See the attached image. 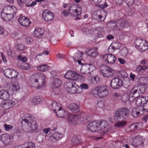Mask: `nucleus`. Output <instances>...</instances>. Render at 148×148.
<instances>
[{
  "instance_id": "f257e3e1",
  "label": "nucleus",
  "mask_w": 148,
  "mask_h": 148,
  "mask_svg": "<svg viewBox=\"0 0 148 148\" xmlns=\"http://www.w3.org/2000/svg\"><path fill=\"white\" fill-rule=\"evenodd\" d=\"M130 112L129 110L125 107L117 109L115 112L114 120L118 122L115 124V127H119L124 126L126 122L124 120L129 115Z\"/></svg>"
},
{
  "instance_id": "f03ea898",
  "label": "nucleus",
  "mask_w": 148,
  "mask_h": 148,
  "mask_svg": "<svg viewBox=\"0 0 148 148\" xmlns=\"http://www.w3.org/2000/svg\"><path fill=\"white\" fill-rule=\"evenodd\" d=\"M148 101V97H139L136 100L135 105L137 107L133 109L132 113V116L134 117L139 116L145 112H147V110L144 108L143 106Z\"/></svg>"
},
{
  "instance_id": "7ed1b4c3",
  "label": "nucleus",
  "mask_w": 148,
  "mask_h": 148,
  "mask_svg": "<svg viewBox=\"0 0 148 148\" xmlns=\"http://www.w3.org/2000/svg\"><path fill=\"white\" fill-rule=\"evenodd\" d=\"M21 123L26 126V129L28 131L36 133L40 132L38 124L34 117H26L25 119H22Z\"/></svg>"
},
{
  "instance_id": "20e7f679",
  "label": "nucleus",
  "mask_w": 148,
  "mask_h": 148,
  "mask_svg": "<svg viewBox=\"0 0 148 148\" xmlns=\"http://www.w3.org/2000/svg\"><path fill=\"white\" fill-rule=\"evenodd\" d=\"M64 8L68 7V10L70 14L73 16H77L80 15L82 11V8L80 5L78 4L73 3H65L63 5Z\"/></svg>"
},
{
  "instance_id": "39448f33",
  "label": "nucleus",
  "mask_w": 148,
  "mask_h": 148,
  "mask_svg": "<svg viewBox=\"0 0 148 148\" xmlns=\"http://www.w3.org/2000/svg\"><path fill=\"white\" fill-rule=\"evenodd\" d=\"M68 118L69 122L80 125L86 123L88 121V117L86 115L82 116L80 115L69 114Z\"/></svg>"
},
{
  "instance_id": "423d86ee",
  "label": "nucleus",
  "mask_w": 148,
  "mask_h": 148,
  "mask_svg": "<svg viewBox=\"0 0 148 148\" xmlns=\"http://www.w3.org/2000/svg\"><path fill=\"white\" fill-rule=\"evenodd\" d=\"M91 93L95 97H104L108 95V92L105 86H99L92 88Z\"/></svg>"
},
{
  "instance_id": "0eeeda50",
  "label": "nucleus",
  "mask_w": 148,
  "mask_h": 148,
  "mask_svg": "<svg viewBox=\"0 0 148 148\" xmlns=\"http://www.w3.org/2000/svg\"><path fill=\"white\" fill-rule=\"evenodd\" d=\"M66 79L75 81H79L84 82L86 80L85 77L75 71H67L64 75Z\"/></svg>"
},
{
  "instance_id": "6e6552de",
  "label": "nucleus",
  "mask_w": 148,
  "mask_h": 148,
  "mask_svg": "<svg viewBox=\"0 0 148 148\" xmlns=\"http://www.w3.org/2000/svg\"><path fill=\"white\" fill-rule=\"evenodd\" d=\"M37 78H35L33 80V82L35 83H38V85L36 87V88L40 89L44 88L46 86L45 79L46 78V75L42 73H39L37 74Z\"/></svg>"
},
{
  "instance_id": "1a4fd4ad",
  "label": "nucleus",
  "mask_w": 148,
  "mask_h": 148,
  "mask_svg": "<svg viewBox=\"0 0 148 148\" xmlns=\"http://www.w3.org/2000/svg\"><path fill=\"white\" fill-rule=\"evenodd\" d=\"M82 31L86 33V35L93 34L96 37V38H103L105 34L103 29L101 28L89 30L88 29L84 28L82 29Z\"/></svg>"
},
{
  "instance_id": "9d476101",
  "label": "nucleus",
  "mask_w": 148,
  "mask_h": 148,
  "mask_svg": "<svg viewBox=\"0 0 148 148\" xmlns=\"http://www.w3.org/2000/svg\"><path fill=\"white\" fill-rule=\"evenodd\" d=\"M3 73L5 76L9 79H16L17 78L18 72L12 69H6L4 70Z\"/></svg>"
},
{
  "instance_id": "9b49d317",
  "label": "nucleus",
  "mask_w": 148,
  "mask_h": 148,
  "mask_svg": "<svg viewBox=\"0 0 148 148\" xmlns=\"http://www.w3.org/2000/svg\"><path fill=\"white\" fill-rule=\"evenodd\" d=\"M134 43L136 48L140 51H145L148 48V43L144 40L137 39Z\"/></svg>"
},
{
  "instance_id": "f8f14e48",
  "label": "nucleus",
  "mask_w": 148,
  "mask_h": 148,
  "mask_svg": "<svg viewBox=\"0 0 148 148\" xmlns=\"http://www.w3.org/2000/svg\"><path fill=\"white\" fill-rule=\"evenodd\" d=\"M96 67L91 64H82L80 69V72L84 74H90L96 69Z\"/></svg>"
},
{
  "instance_id": "ddd939ff",
  "label": "nucleus",
  "mask_w": 148,
  "mask_h": 148,
  "mask_svg": "<svg viewBox=\"0 0 148 148\" xmlns=\"http://www.w3.org/2000/svg\"><path fill=\"white\" fill-rule=\"evenodd\" d=\"M75 82H72L67 83L66 88V91L71 94H79L78 92V87Z\"/></svg>"
},
{
  "instance_id": "4468645a",
  "label": "nucleus",
  "mask_w": 148,
  "mask_h": 148,
  "mask_svg": "<svg viewBox=\"0 0 148 148\" xmlns=\"http://www.w3.org/2000/svg\"><path fill=\"white\" fill-rule=\"evenodd\" d=\"M103 60L107 64L112 65L115 62L116 58L113 55L110 54H106L102 56Z\"/></svg>"
},
{
  "instance_id": "2eb2a0df",
  "label": "nucleus",
  "mask_w": 148,
  "mask_h": 148,
  "mask_svg": "<svg viewBox=\"0 0 148 148\" xmlns=\"http://www.w3.org/2000/svg\"><path fill=\"white\" fill-rule=\"evenodd\" d=\"M16 105V102L12 100L7 99L2 102L1 106L5 109L11 108Z\"/></svg>"
},
{
  "instance_id": "dca6fc26",
  "label": "nucleus",
  "mask_w": 148,
  "mask_h": 148,
  "mask_svg": "<svg viewBox=\"0 0 148 148\" xmlns=\"http://www.w3.org/2000/svg\"><path fill=\"white\" fill-rule=\"evenodd\" d=\"M87 130L91 132L99 131L100 129L99 128L97 120H95L90 122L86 127Z\"/></svg>"
},
{
  "instance_id": "f3484780",
  "label": "nucleus",
  "mask_w": 148,
  "mask_h": 148,
  "mask_svg": "<svg viewBox=\"0 0 148 148\" xmlns=\"http://www.w3.org/2000/svg\"><path fill=\"white\" fill-rule=\"evenodd\" d=\"M110 86L114 89H119L122 86V80L118 77L114 78L111 82Z\"/></svg>"
},
{
  "instance_id": "a211bd4d",
  "label": "nucleus",
  "mask_w": 148,
  "mask_h": 148,
  "mask_svg": "<svg viewBox=\"0 0 148 148\" xmlns=\"http://www.w3.org/2000/svg\"><path fill=\"white\" fill-rule=\"evenodd\" d=\"M13 137L7 134H3L0 136V140L5 145H10L12 142Z\"/></svg>"
},
{
  "instance_id": "6ab92c4d",
  "label": "nucleus",
  "mask_w": 148,
  "mask_h": 148,
  "mask_svg": "<svg viewBox=\"0 0 148 148\" xmlns=\"http://www.w3.org/2000/svg\"><path fill=\"white\" fill-rule=\"evenodd\" d=\"M43 19L46 22H49L53 20L54 16L53 13L48 10H45L42 13Z\"/></svg>"
},
{
  "instance_id": "aec40b11",
  "label": "nucleus",
  "mask_w": 148,
  "mask_h": 148,
  "mask_svg": "<svg viewBox=\"0 0 148 148\" xmlns=\"http://www.w3.org/2000/svg\"><path fill=\"white\" fill-rule=\"evenodd\" d=\"M116 25H114V28L117 29L121 30L126 28L128 25V23L125 21L119 20L116 22Z\"/></svg>"
},
{
  "instance_id": "412c9836",
  "label": "nucleus",
  "mask_w": 148,
  "mask_h": 148,
  "mask_svg": "<svg viewBox=\"0 0 148 148\" xmlns=\"http://www.w3.org/2000/svg\"><path fill=\"white\" fill-rule=\"evenodd\" d=\"M16 14L1 12V15L2 18L4 20L9 21L13 18Z\"/></svg>"
},
{
  "instance_id": "4be33fe9",
  "label": "nucleus",
  "mask_w": 148,
  "mask_h": 148,
  "mask_svg": "<svg viewBox=\"0 0 148 148\" xmlns=\"http://www.w3.org/2000/svg\"><path fill=\"white\" fill-rule=\"evenodd\" d=\"M18 21L21 25L23 27L29 26L31 23L29 20L24 16L19 17L18 18Z\"/></svg>"
},
{
  "instance_id": "5701e85b",
  "label": "nucleus",
  "mask_w": 148,
  "mask_h": 148,
  "mask_svg": "<svg viewBox=\"0 0 148 148\" xmlns=\"http://www.w3.org/2000/svg\"><path fill=\"white\" fill-rule=\"evenodd\" d=\"M12 94H10L8 91L4 90H0V99L4 101L9 99Z\"/></svg>"
},
{
  "instance_id": "b1692460",
  "label": "nucleus",
  "mask_w": 148,
  "mask_h": 148,
  "mask_svg": "<svg viewBox=\"0 0 148 148\" xmlns=\"http://www.w3.org/2000/svg\"><path fill=\"white\" fill-rule=\"evenodd\" d=\"M7 12L8 13L16 14L17 9L14 6L7 5L5 6L3 8L1 12Z\"/></svg>"
},
{
  "instance_id": "393cba45",
  "label": "nucleus",
  "mask_w": 148,
  "mask_h": 148,
  "mask_svg": "<svg viewBox=\"0 0 148 148\" xmlns=\"http://www.w3.org/2000/svg\"><path fill=\"white\" fill-rule=\"evenodd\" d=\"M63 137V135L61 133L55 132L49 137V139L51 141L55 142V141Z\"/></svg>"
},
{
  "instance_id": "a878e982",
  "label": "nucleus",
  "mask_w": 148,
  "mask_h": 148,
  "mask_svg": "<svg viewBox=\"0 0 148 148\" xmlns=\"http://www.w3.org/2000/svg\"><path fill=\"white\" fill-rule=\"evenodd\" d=\"M86 52L89 56L93 58H95L98 54L97 48L88 49Z\"/></svg>"
},
{
  "instance_id": "bb28decb",
  "label": "nucleus",
  "mask_w": 148,
  "mask_h": 148,
  "mask_svg": "<svg viewBox=\"0 0 148 148\" xmlns=\"http://www.w3.org/2000/svg\"><path fill=\"white\" fill-rule=\"evenodd\" d=\"M44 34V31L41 28L37 27L35 28L33 32V35L37 38H41Z\"/></svg>"
},
{
  "instance_id": "cd10ccee",
  "label": "nucleus",
  "mask_w": 148,
  "mask_h": 148,
  "mask_svg": "<svg viewBox=\"0 0 148 148\" xmlns=\"http://www.w3.org/2000/svg\"><path fill=\"white\" fill-rule=\"evenodd\" d=\"M82 54L80 51H77L75 53L73 57L75 61H77L78 64L80 65H82L81 60L82 59Z\"/></svg>"
},
{
  "instance_id": "c85d7f7f",
  "label": "nucleus",
  "mask_w": 148,
  "mask_h": 148,
  "mask_svg": "<svg viewBox=\"0 0 148 148\" xmlns=\"http://www.w3.org/2000/svg\"><path fill=\"white\" fill-rule=\"evenodd\" d=\"M60 104L58 102L52 101L50 108H51L52 110L56 112L61 108Z\"/></svg>"
},
{
  "instance_id": "c756f323",
  "label": "nucleus",
  "mask_w": 148,
  "mask_h": 148,
  "mask_svg": "<svg viewBox=\"0 0 148 148\" xmlns=\"http://www.w3.org/2000/svg\"><path fill=\"white\" fill-rule=\"evenodd\" d=\"M99 128L100 129L99 131L102 130L108 126V122L105 120H97Z\"/></svg>"
},
{
  "instance_id": "7c9ffc66",
  "label": "nucleus",
  "mask_w": 148,
  "mask_h": 148,
  "mask_svg": "<svg viewBox=\"0 0 148 148\" xmlns=\"http://www.w3.org/2000/svg\"><path fill=\"white\" fill-rule=\"evenodd\" d=\"M12 92L13 93H12V95L14 92H16L20 91L21 89L20 85L18 82H15L13 83L12 85Z\"/></svg>"
},
{
  "instance_id": "2f4dec72",
  "label": "nucleus",
  "mask_w": 148,
  "mask_h": 148,
  "mask_svg": "<svg viewBox=\"0 0 148 148\" xmlns=\"http://www.w3.org/2000/svg\"><path fill=\"white\" fill-rule=\"evenodd\" d=\"M69 110L73 112H77L79 111L78 105L75 103H71L69 106Z\"/></svg>"
},
{
  "instance_id": "473e14b6",
  "label": "nucleus",
  "mask_w": 148,
  "mask_h": 148,
  "mask_svg": "<svg viewBox=\"0 0 148 148\" xmlns=\"http://www.w3.org/2000/svg\"><path fill=\"white\" fill-rule=\"evenodd\" d=\"M78 87V92L80 93L83 92V89L87 90L88 89L89 86L88 85L84 83L81 84L79 86H77Z\"/></svg>"
},
{
  "instance_id": "72a5a7b5",
  "label": "nucleus",
  "mask_w": 148,
  "mask_h": 148,
  "mask_svg": "<svg viewBox=\"0 0 148 148\" xmlns=\"http://www.w3.org/2000/svg\"><path fill=\"white\" fill-rule=\"evenodd\" d=\"M55 113L57 117L61 118H64L66 116L65 111L61 108Z\"/></svg>"
},
{
  "instance_id": "f704fd0d",
  "label": "nucleus",
  "mask_w": 148,
  "mask_h": 148,
  "mask_svg": "<svg viewBox=\"0 0 148 148\" xmlns=\"http://www.w3.org/2000/svg\"><path fill=\"white\" fill-rule=\"evenodd\" d=\"M144 140L142 138H138V139H135L134 141L135 142L134 146L137 147L138 148H140L143 146Z\"/></svg>"
},
{
  "instance_id": "c9c22d12",
  "label": "nucleus",
  "mask_w": 148,
  "mask_h": 148,
  "mask_svg": "<svg viewBox=\"0 0 148 148\" xmlns=\"http://www.w3.org/2000/svg\"><path fill=\"white\" fill-rule=\"evenodd\" d=\"M114 73V70L108 66V67L106 70V72L105 73L104 77H109L113 75Z\"/></svg>"
},
{
  "instance_id": "e433bc0d",
  "label": "nucleus",
  "mask_w": 148,
  "mask_h": 148,
  "mask_svg": "<svg viewBox=\"0 0 148 148\" xmlns=\"http://www.w3.org/2000/svg\"><path fill=\"white\" fill-rule=\"evenodd\" d=\"M41 99L39 97H34L31 100V103L33 105H37L40 103Z\"/></svg>"
},
{
  "instance_id": "4c0bfd02",
  "label": "nucleus",
  "mask_w": 148,
  "mask_h": 148,
  "mask_svg": "<svg viewBox=\"0 0 148 148\" xmlns=\"http://www.w3.org/2000/svg\"><path fill=\"white\" fill-rule=\"evenodd\" d=\"M37 68L39 71L42 72H45L49 69L48 66L45 64L38 66Z\"/></svg>"
},
{
  "instance_id": "58836bf2",
  "label": "nucleus",
  "mask_w": 148,
  "mask_h": 148,
  "mask_svg": "<svg viewBox=\"0 0 148 148\" xmlns=\"http://www.w3.org/2000/svg\"><path fill=\"white\" fill-rule=\"evenodd\" d=\"M72 142L74 144H79L82 142V139L80 136H75L72 139Z\"/></svg>"
},
{
  "instance_id": "ea45409f",
  "label": "nucleus",
  "mask_w": 148,
  "mask_h": 148,
  "mask_svg": "<svg viewBox=\"0 0 148 148\" xmlns=\"http://www.w3.org/2000/svg\"><path fill=\"white\" fill-rule=\"evenodd\" d=\"M107 67L108 66L106 65H101L100 67L99 72L103 77L106 72Z\"/></svg>"
},
{
  "instance_id": "a19ab883",
  "label": "nucleus",
  "mask_w": 148,
  "mask_h": 148,
  "mask_svg": "<svg viewBox=\"0 0 148 148\" xmlns=\"http://www.w3.org/2000/svg\"><path fill=\"white\" fill-rule=\"evenodd\" d=\"M22 146V148H34L35 145L33 142H29L25 143Z\"/></svg>"
},
{
  "instance_id": "79ce46f5",
  "label": "nucleus",
  "mask_w": 148,
  "mask_h": 148,
  "mask_svg": "<svg viewBox=\"0 0 148 148\" xmlns=\"http://www.w3.org/2000/svg\"><path fill=\"white\" fill-rule=\"evenodd\" d=\"M62 84L61 81L57 78L54 79V82L53 83V86L54 88H58Z\"/></svg>"
},
{
  "instance_id": "37998d69",
  "label": "nucleus",
  "mask_w": 148,
  "mask_h": 148,
  "mask_svg": "<svg viewBox=\"0 0 148 148\" xmlns=\"http://www.w3.org/2000/svg\"><path fill=\"white\" fill-rule=\"evenodd\" d=\"M99 77L97 76H96L92 77L90 81L92 84H96L99 82Z\"/></svg>"
},
{
  "instance_id": "c03bdc74",
  "label": "nucleus",
  "mask_w": 148,
  "mask_h": 148,
  "mask_svg": "<svg viewBox=\"0 0 148 148\" xmlns=\"http://www.w3.org/2000/svg\"><path fill=\"white\" fill-rule=\"evenodd\" d=\"M32 0H17V3L21 6L23 5L24 3L26 4L29 3Z\"/></svg>"
},
{
  "instance_id": "a18cd8bd",
  "label": "nucleus",
  "mask_w": 148,
  "mask_h": 148,
  "mask_svg": "<svg viewBox=\"0 0 148 148\" xmlns=\"http://www.w3.org/2000/svg\"><path fill=\"white\" fill-rule=\"evenodd\" d=\"M24 45L22 43H18L15 46L16 49L18 51H22L25 49Z\"/></svg>"
},
{
  "instance_id": "49530a36",
  "label": "nucleus",
  "mask_w": 148,
  "mask_h": 148,
  "mask_svg": "<svg viewBox=\"0 0 148 148\" xmlns=\"http://www.w3.org/2000/svg\"><path fill=\"white\" fill-rule=\"evenodd\" d=\"M20 67L22 69L27 70L30 68V66L28 63H23L22 65L20 66Z\"/></svg>"
},
{
  "instance_id": "de8ad7c7",
  "label": "nucleus",
  "mask_w": 148,
  "mask_h": 148,
  "mask_svg": "<svg viewBox=\"0 0 148 148\" xmlns=\"http://www.w3.org/2000/svg\"><path fill=\"white\" fill-rule=\"evenodd\" d=\"M129 97L128 101H129L130 102H132L135 100V102L136 100L138 98L137 96H133L131 94H130Z\"/></svg>"
},
{
  "instance_id": "09e8293b",
  "label": "nucleus",
  "mask_w": 148,
  "mask_h": 148,
  "mask_svg": "<svg viewBox=\"0 0 148 148\" xmlns=\"http://www.w3.org/2000/svg\"><path fill=\"white\" fill-rule=\"evenodd\" d=\"M118 73L119 76H121L122 77H126L127 76V73L124 71H119L118 72Z\"/></svg>"
},
{
  "instance_id": "8fccbe9b",
  "label": "nucleus",
  "mask_w": 148,
  "mask_h": 148,
  "mask_svg": "<svg viewBox=\"0 0 148 148\" xmlns=\"http://www.w3.org/2000/svg\"><path fill=\"white\" fill-rule=\"evenodd\" d=\"M17 59L18 60H21L23 62H25L27 60V58L25 57H22L21 55L18 56Z\"/></svg>"
},
{
  "instance_id": "3c124183",
  "label": "nucleus",
  "mask_w": 148,
  "mask_h": 148,
  "mask_svg": "<svg viewBox=\"0 0 148 148\" xmlns=\"http://www.w3.org/2000/svg\"><path fill=\"white\" fill-rule=\"evenodd\" d=\"M25 42L27 44L30 45L32 43L33 40L31 37H28L25 38Z\"/></svg>"
},
{
  "instance_id": "603ef678",
  "label": "nucleus",
  "mask_w": 148,
  "mask_h": 148,
  "mask_svg": "<svg viewBox=\"0 0 148 148\" xmlns=\"http://www.w3.org/2000/svg\"><path fill=\"white\" fill-rule=\"evenodd\" d=\"M5 130L7 131H9L12 129L13 127L12 125L7 124H5L4 125Z\"/></svg>"
},
{
  "instance_id": "864d4df0",
  "label": "nucleus",
  "mask_w": 148,
  "mask_h": 148,
  "mask_svg": "<svg viewBox=\"0 0 148 148\" xmlns=\"http://www.w3.org/2000/svg\"><path fill=\"white\" fill-rule=\"evenodd\" d=\"M97 105L99 108H103L104 106V102L102 100L98 101Z\"/></svg>"
},
{
  "instance_id": "5fc2aeb1",
  "label": "nucleus",
  "mask_w": 148,
  "mask_h": 148,
  "mask_svg": "<svg viewBox=\"0 0 148 148\" xmlns=\"http://www.w3.org/2000/svg\"><path fill=\"white\" fill-rule=\"evenodd\" d=\"M143 125V124L140 123H138L136 125H132L131 126V127H134V129H137L138 128H140L141 127V126Z\"/></svg>"
},
{
  "instance_id": "6e6d98bb",
  "label": "nucleus",
  "mask_w": 148,
  "mask_h": 148,
  "mask_svg": "<svg viewBox=\"0 0 148 148\" xmlns=\"http://www.w3.org/2000/svg\"><path fill=\"white\" fill-rule=\"evenodd\" d=\"M122 101L124 103L128 101V96L127 95H125L121 98Z\"/></svg>"
},
{
  "instance_id": "4d7b16f0",
  "label": "nucleus",
  "mask_w": 148,
  "mask_h": 148,
  "mask_svg": "<svg viewBox=\"0 0 148 148\" xmlns=\"http://www.w3.org/2000/svg\"><path fill=\"white\" fill-rule=\"evenodd\" d=\"M113 97L116 99H119L121 98V96L120 94L118 92H115L113 95Z\"/></svg>"
},
{
  "instance_id": "13d9d810",
  "label": "nucleus",
  "mask_w": 148,
  "mask_h": 148,
  "mask_svg": "<svg viewBox=\"0 0 148 148\" xmlns=\"http://www.w3.org/2000/svg\"><path fill=\"white\" fill-rule=\"evenodd\" d=\"M138 91V88L137 87L136 89H135V88H134L131 92V94L133 96H136V94L137 93ZM137 96H138V95Z\"/></svg>"
},
{
  "instance_id": "bf43d9fd",
  "label": "nucleus",
  "mask_w": 148,
  "mask_h": 148,
  "mask_svg": "<svg viewBox=\"0 0 148 148\" xmlns=\"http://www.w3.org/2000/svg\"><path fill=\"white\" fill-rule=\"evenodd\" d=\"M138 88V90H139L140 91L138 92V93H143L145 91V89L143 86H140Z\"/></svg>"
},
{
  "instance_id": "052dcab7",
  "label": "nucleus",
  "mask_w": 148,
  "mask_h": 148,
  "mask_svg": "<svg viewBox=\"0 0 148 148\" xmlns=\"http://www.w3.org/2000/svg\"><path fill=\"white\" fill-rule=\"evenodd\" d=\"M36 4V1H33L29 5H28L26 4L25 6L26 7H32L35 5Z\"/></svg>"
},
{
  "instance_id": "680f3d73",
  "label": "nucleus",
  "mask_w": 148,
  "mask_h": 148,
  "mask_svg": "<svg viewBox=\"0 0 148 148\" xmlns=\"http://www.w3.org/2000/svg\"><path fill=\"white\" fill-rule=\"evenodd\" d=\"M116 3L118 5H122L123 2V0H115Z\"/></svg>"
},
{
  "instance_id": "e2e57ef3",
  "label": "nucleus",
  "mask_w": 148,
  "mask_h": 148,
  "mask_svg": "<svg viewBox=\"0 0 148 148\" xmlns=\"http://www.w3.org/2000/svg\"><path fill=\"white\" fill-rule=\"evenodd\" d=\"M118 60L119 62V63L122 64H125L126 62V61L124 59H122L121 58H119L118 59Z\"/></svg>"
},
{
  "instance_id": "0e129e2a",
  "label": "nucleus",
  "mask_w": 148,
  "mask_h": 148,
  "mask_svg": "<svg viewBox=\"0 0 148 148\" xmlns=\"http://www.w3.org/2000/svg\"><path fill=\"white\" fill-rule=\"evenodd\" d=\"M51 130V129L50 128H45L43 129V133L46 134H47Z\"/></svg>"
},
{
  "instance_id": "69168bd1",
  "label": "nucleus",
  "mask_w": 148,
  "mask_h": 148,
  "mask_svg": "<svg viewBox=\"0 0 148 148\" xmlns=\"http://www.w3.org/2000/svg\"><path fill=\"white\" fill-rule=\"evenodd\" d=\"M121 45L120 43L118 42L114 43V46L116 48H119L121 47Z\"/></svg>"
},
{
  "instance_id": "338daca9",
  "label": "nucleus",
  "mask_w": 148,
  "mask_h": 148,
  "mask_svg": "<svg viewBox=\"0 0 148 148\" xmlns=\"http://www.w3.org/2000/svg\"><path fill=\"white\" fill-rule=\"evenodd\" d=\"M125 32H122L120 33L119 37L120 39H123L125 36Z\"/></svg>"
},
{
  "instance_id": "774afa93",
  "label": "nucleus",
  "mask_w": 148,
  "mask_h": 148,
  "mask_svg": "<svg viewBox=\"0 0 148 148\" xmlns=\"http://www.w3.org/2000/svg\"><path fill=\"white\" fill-rule=\"evenodd\" d=\"M1 55L2 57V59L3 60V61L5 62L6 63L7 61V60L6 59V58L5 57V56H4V54L2 53H1Z\"/></svg>"
}]
</instances>
